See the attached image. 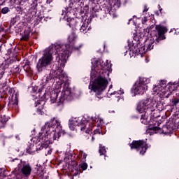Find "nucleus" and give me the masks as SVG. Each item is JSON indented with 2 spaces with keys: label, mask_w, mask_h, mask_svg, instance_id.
Here are the masks:
<instances>
[{
  "label": "nucleus",
  "mask_w": 179,
  "mask_h": 179,
  "mask_svg": "<svg viewBox=\"0 0 179 179\" xmlns=\"http://www.w3.org/2000/svg\"><path fill=\"white\" fill-rule=\"evenodd\" d=\"M62 131L61 122L52 119L50 122L46 123L43 127L41 132L39 133L38 138L42 144V148L47 149L50 143H52V141H57L59 138V134Z\"/></svg>",
  "instance_id": "obj_1"
},
{
  "label": "nucleus",
  "mask_w": 179,
  "mask_h": 179,
  "mask_svg": "<svg viewBox=\"0 0 179 179\" xmlns=\"http://www.w3.org/2000/svg\"><path fill=\"white\" fill-rule=\"evenodd\" d=\"M76 34L71 33L68 38L69 44L57 45L55 47L56 55H57V62L62 68L65 67L66 60L68 59V57H69V54H71V51H73V50H80V48H82L83 45L81 43L78 45V43L76 42Z\"/></svg>",
  "instance_id": "obj_2"
},
{
  "label": "nucleus",
  "mask_w": 179,
  "mask_h": 179,
  "mask_svg": "<svg viewBox=\"0 0 179 179\" xmlns=\"http://www.w3.org/2000/svg\"><path fill=\"white\" fill-rule=\"evenodd\" d=\"M97 73H100L99 76L89 85V89L93 90L97 99H100L104 97L103 92L106 90V87H107V85H108V80L106 78V76H108V73L103 69L100 70V71H97Z\"/></svg>",
  "instance_id": "obj_3"
},
{
  "label": "nucleus",
  "mask_w": 179,
  "mask_h": 179,
  "mask_svg": "<svg viewBox=\"0 0 179 179\" xmlns=\"http://www.w3.org/2000/svg\"><path fill=\"white\" fill-rule=\"evenodd\" d=\"M156 110V100L153 98H148L141 101L137 105V111L138 113H145L144 115H141V121L144 125H148L149 122L148 121V114H152L153 111Z\"/></svg>",
  "instance_id": "obj_4"
},
{
  "label": "nucleus",
  "mask_w": 179,
  "mask_h": 179,
  "mask_svg": "<svg viewBox=\"0 0 179 179\" xmlns=\"http://www.w3.org/2000/svg\"><path fill=\"white\" fill-rule=\"evenodd\" d=\"M54 47L49 46L43 50L42 57L38 59L36 64L38 72H43L44 68H47L48 65H51V62L54 59Z\"/></svg>",
  "instance_id": "obj_5"
},
{
  "label": "nucleus",
  "mask_w": 179,
  "mask_h": 179,
  "mask_svg": "<svg viewBox=\"0 0 179 179\" xmlns=\"http://www.w3.org/2000/svg\"><path fill=\"white\" fill-rule=\"evenodd\" d=\"M167 81L161 80L159 81L158 85L155 86L152 90L155 94H159L161 98L169 99L171 96V91L167 87Z\"/></svg>",
  "instance_id": "obj_6"
},
{
  "label": "nucleus",
  "mask_w": 179,
  "mask_h": 179,
  "mask_svg": "<svg viewBox=\"0 0 179 179\" xmlns=\"http://www.w3.org/2000/svg\"><path fill=\"white\" fill-rule=\"evenodd\" d=\"M150 83V80L146 78H140L138 81H136L132 88V93L134 96L136 94H143L148 90V84Z\"/></svg>",
  "instance_id": "obj_7"
},
{
  "label": "nucleus",
  "mask_w": 179,
  "mask_h": 179,
  "mask_svg": "<svg viewBox=\"0 0 179 179\" xmlns=\"http://www.w3.org/2000/svg\"><path fill=\"white\" fill-rule=\"evenodd\" d=\"M55 78L59 79V80H62L64 78H66V74L64 73L63 70H51L50 73L43 78V84L47 85V83H50V82L52 83Z\"/></svg>",
  "instance_id": "obj_8"
},
{
  "label": "nucleus",
  "mask_w": 179,
  "mask_h": 179,
  "mask_svg": "<svg viewBox=\"0 0 179 179\" xmlns=\"http://www.w3.org/2000/svg\"><path fill=\"white\" fill-rule=\"evenodd\" d=\"M69 122L76 127H78L80 129V131H85L86 134H89L92 129H89V122L86 120H83L80 117H74L69 120Z\"/></svg>",
  "instance_id": "obj_9"
},
{
  "label": "nucleus",
  "mask_w": 179,
  "mask_h": 179,
  "mask_svg": "<svg viewBox=\"0 0 179 179\" xmlns=\"http://www.w3.org/2000/svg\"><path fill=\"white\" fill-rule=\"evenodd\" d=\"M155 30L152 33V36L155 37V41L156 43H160L162 40H166V33L167 31V28L162 25H156Z\"/></svg>",
  "instance_id": "obj_10"
},
{
  "label": "nucleus",
  "mask_w": 179,
  "mask_h": 179,
  "mask_svg": "<svg viewBox=\"0 0 179 179\" xmlns=\"http://www.w3.org/2000/svg\"><path fill=\"white\" fill-rule=\"evenodd\" d=\"M131 149L140 150V155H145L148 150V145L143 140L134 141L130 144Z\"/></svg>",
  "instance_id": "obj_11"
},
{
  "label": "nucleus",
  "mask_w": 179,
  "mask_h": 179,
  "mask_svg": "<svg viewBox=\"0 0 179 179\" xmlns=\"http://www.w3.org/2000/svg\"><path fill=\"white\" fill-rule=\"evenodd\" d=\"M13 162H17V169L18 170L21 169V173L24 177H29V176H31V166H30V164L22 162V161L19 159H15Z\"/></svg>",
  "instance_id": "obj_12"
},
{
  "label": "nucleus",
  "mask_w": 179,
  "mask_h": 179,
  "mask_svg": "<svg viewBox=\"0 0 179 179\" xmlns=\"http://www.w3.org/2000/svg\"><path fill=\"white\" fill-rule=\"evenodd\" d=\"M72 94V92L71 91V89L69 87L64 88L63 92L61 93V95L59 96V103L62 104L66 99H69L71 97V95Z\"/></svg>",
  "instance_id": "obj_13"
},
{
  "label": "nucleus",
  "mask_w": 179,
  "mask_h": 179,
  "mask_svg": "<svg viewBox=\"0 0 179 179\" xmlns=\"http://www.w3.org/2000/svg\"><path fill=\"white\" fill-rule=\"evenodd\" d=\"M88 30H90V27H89V21H85L80 28V33H83V34H86Z\"/></svg>",
  "instance_id": "obj_14"
},
{
  "label": "nucleus",
  "mask_w": 179,
  "mask_h": 179,
  "mask_svg": "<svg viewBox=\"0 0 179 179\" xmlns=\"http://www.w3.org/2000/svg\"><path fill=\"white\" fill-rule=\"evenodd\" d=\"M155 39H150L148 43L144 45L145 48L147 49V51H150L153 50V47H155Z\"/></svg>",
  "instance_id": "obj_15"
},
{
  "label": "nucleus",
  "mask_w": 179,
  "mask_h": 179,
  "mask_svg": "<svg viewBox=\"0 0 179 179\" xmlns=\"http://www.w3.org/2000/svg\"><path fill=\"white\" fill-rule=\"evenodd\" d=\"M58 97V94L53 92L50 95V103H54L57 101V99Z\"/></svg>",
  "instance_id": "obj_16"
},
{
  "label": "nucleus",
  "mask_w": 179,
  "mask_h": 179,
  "mask_svg": "<svg viewBox=\"0 0 179 179\" xmlns=\"http://www.w3.org/2000/svg\"><path fill=\"white\" fill-rule=\"evenodd\" d=\"M106 147L102 145H99V153L100 156H104L106 155Z\"/></svg>",
  "instance_id": "obj_17"
},
{
  "label": "nucleus",
  "mask_w": 179,
  "mask_h": 179,
  "mask_svg": "<svg viewBox=\"0 0 179 179\" xmlns=\"http://www.w3.org/2000/svg\"><path fill=\"white\" fill-rule=\"evenodd\" d=\"M60 80L61 81L57 82L55 85V88L56 89V90H59V89L62 87V80H64V78H62V80Z\"/></svg>",
  "instance_id": "obj_18"
},
{
  "label": "nucleus",
  "mask_w": 179,
  "mask_h": 179,
  "mask_svg": "<svg viewBox=\"0 0 179 179\" xmlns=\"http://www.w3.org/2000/svg\"><path fill=\"white\" fill-rule=\"evenodd\" d=\"M0 122L1 124H6V122H8V117H6V115L0 117Z\"/></svg>",
  "instance_id": "obj_19"
},
{
  "label": "nucleus",
  "mask_w": 179,
  "mask_h": 179,
  "mask_svg": "<svg viewBox=\"0 0 179 179\" xmlns=\"http://www.w3.org/2000/svg\"><path fill=\"white\" fill-rule=\"evenodd\" d=\"M2 69H0L1 71H3L5 72V69H8L9 68V64H6V62H4L1 64Z\"/></svg>",
  "instance_id": "obj_20"
},
{
  "label": "nucleus",
  "mask_w": 179,
  "mask_h": 179,
  "mask_svg": "<svg viewBox=\"0 0 179 179\" xmlns=\"http://www.w3.org/2000/svg\"><path fill=\"white\" fill-rule=\"evenodd\" d=\"M29 37H30V33L24 32V35L22 36V39H24L25 41H27Z\"/></svg>",
  "instance_id": "obj_21"
},
{
  "label": "nucleus",
  "mask_w": 179,
  "mask_h": 179,
  "mask_svg": "<svg viewBox=\"0 0 179 179\" xmlns=\"http://www.w3.org/2000/svg\"><path fill=\"white\" fill-rule=\"evenodd\" d=\"M43 104L40 106H38V108H37V111H38V114H40L41 115H43V114H44V111H43Z\"/></svg>",
  "instance_id": "obj_22"
},
{
  "label": "nucleus",
  "mask_w": 179,
  "mask_h": 179,
  "mask_svg": "<svg viewBox=\"0 0 179 179\" xmlns=\"http://www.w3.org/2000/svg\"><path fill=\"white\" fill-rule=\"evenodd\" d=\"M19 103V101L17 99V95H15L14 101H13V105L17 106Z\"/></svg>",
  "instance_id": "obj_23"
},
{
  "label": "nucleus",
  "mask_w": 179,
  "mask_h": 179,
  "mask_svg": "<svg viewBox=\"0 0 179 179\" xmlns=\"http://www.w3.org/2000/svg\"><path fill=\"white\" fill-rule=\"evenodd\" d=\"M9 12V8L8 7H4L1 9V13H3V15L8 13Z\"/></svg>",
  "instance_id": "obj_24"
},
{
  "label": "nucleus",
  "mask_w": 179,
  "mask_h": 179,
  "mask_svg": "<svg viewBox=\"0 0 179 179\" xmlns=\"http://www.w3.org/2000/svg\"><path fill=\"white\" fill-rule=\"evenodd\" d=\"M69 127L71 131H75L76 126H74L71 122L69 121Z\"/></svg>",
  "instance_id": "obj_25"
},
{
  "label": "nucleus",
  "mask_w": 179,
  "mask_h": 179,
  "mask_svg": "<svg viewBox=\"0 0 179 179\" xmlns=\"http://www.w3.org/2000/svg\"><path fill=\"white\" fill-rule=\"evenodd\" d=\"M173 106H175V107H176V108H178V107H179V100L176 99L173 101Z\"/></svg>",
  "instance_id": "obj_26"
},
{
  "label": "nucleus",
  "mask_w": 179,
  "mask_h": 179,
  "mask_svg": "<svg viewBox=\"0 0 179 179\" xmlns=\"http://www.w3.org/2000/svg\"><path fill=\"white\" fill-rule=\"evenodd\" d=\"M114 5H116L117 6H118V8H120V6H121V0H115Z\"/></svg>",
  "instance_id": "obj_27"
},
{
  "label": "nucleus",
  "mask_w": 179,
  "mask_h": 179,
  "mask_svg": "<svg viewBox=\"0 0 179 179\" xmlns=\"http://www.w3.org/2000/svg\"><path fill=\"white\" fill-rule=\"evenodd\" d=\"M81 169H83V170H86V169H87V164L83 163V164L81 165Z\"/></svg>",
  "instance_id": "obj_28"
},
{
  "label": "nucleus",
  "mask_w": 179,
  "mask_h": 179,
  "mask_svg": "<svg viewBox=\"0 0 179 179\" xmlns=\"http://www.w3.org/2000/svg\"><path fill=\"white\" fill-rule=\"evenodd\" d=\"M3 75H5V71H3V70H0V79L3 78Z\"/></svg>",
  "instance_id": "obj_29"
},
{
  "label": "nucleus",
  "mask_w": 179,
  "mask_h": 179,
  "mask_svg": "<svg viewBox=\"0 0 179 179\" xmlns=\"http://www.w3.org/2000/svg\"><path fill=\"white\" fill-rule=\"evenodd\" d=\"M146 22H148V17H144L142 19V23H143V24H145V23H146Z\"/></svg>",
  "instance_id": "obj_30"
},
{
  "label": "nucleus",
  "mask_w": 179,
  "mask_h": 179,
  "mask_svg": "<svg viewBox=\"0 0 179 179\" xmlns=\"http://www.w3.org/2000/svg\"><path fill=\"white\" fill-rule=\"evenodd\" d=\"M62 15L64 16V17H65V16H66V8H65V10H62Z\"/></svg>",
  "instance_id": "obj_31"
},
{
  "label": "nucleus",
  "mask_w": 179,
  "mask_h": 179,
  "mask_svg": "<svg viewBox=\"0 0 179 179\" xmlns=\"http://www.w3.org/2000/svg\"><path fill=\"white\" fill-rule=\"evenodd\" d=\"M100 132H101L100 129H96V130L94 131V135H96L97 134H100Z\"/></svg>",
  "instance_id": "obj_32"
},
{
  "label": "nucleus",
  "mask_w": 179,
  "mask_h": 179,
  "mask_svg": "<svg viewBox=\"0 0 179 179\" xmlns=\"http://www.w3.org/2000/svg\"><path fill=\"white\" fill-rule=\"evenodd\" d=\"M80 155H83V159H86V157H87V155L83 153V151H80Z\"/></svg>",
  "instance_id": "obj_33"
},
{
  "label": "nucleus",
  "mask_w": 179,
  "mask_h": 179,
  "mask_svg": "<svg viewBox=\"0 0 179 179\" xmlns=\"http://www.w3.org/2000/svg\"><path fill=\"white\" fill-rule=\"evenodd\" d=\"M24 71H26V72H28L27 69H29V64H25L24 66Z\"/></svg>",
  "instance_id": "obj_34"
},
{
  "label": "nucleus",
  "mask_w": 179,
  "mask_h": 179,
  "mask_svg": "<svg viewBox=\"0 0 179 179\" xmlns=\"http://www.w3.org/2000/svg\"><path fill=\"white\" fill-rule=\"evenodd\" d=\"M152 129H153L154 131H159V129H160V128H159V127H152Z\"/></svg>",
  "instance_id": "obj_35"
},
{
  "label": "nucleus",
  "mask_w": 179,
  "mask_h": 179,
  "mask_svg": "<svg viewBox=\"0 0 179 179\" xmlns=\"http://www.w3.org/2000/svg\"><path fill=\"white\" fill-rule=\"evenodd\" d=\"M149 10V8H148V6H145L143 12H148Z\"/></svg>",
  "instance_id": "obj_36"
},
{
  "label": "nucleus",
  "mask_w": 179,
  "mask_h": 179,
  "mask_svg": "<svg viewBox=\"0 0 179 179\" xmlns=\"http://www.w3.org/2000/svg\"><path fill=\"white\" fill-rule=\"evenodd\" d=\"M169 131L171 132V131H173V129H174V127L171 126V127L169 128Z\"/></svg>",
  "instance_id": "obj_37"
},
{
  "label": "nucleus",
  "mask_w": 179,
  "mask_h": 179,
  "mask_svg": "<svg viewBox=\"0 0 179 179\" xmlns=\"http://www.w3.org/2000/svg\"><path fill=\"white\" fill-rule=\"evenodd\" d=\"M40 104H41V101H38L36 102V107H37V106H40Z\"/></svg>",
  "instance_id": "obj_38"
},
{
  "label": "nucleus",
  "mask_w": 179,
  "mask_h": 179,
  "mask_svg": "<svg viewBox=\"0 0 179 179\" xmlns=\"http://www.w3.org/2000/svg\"><path fill=\"white\" fill-rule=\"evenodd\" d=\"M49 93L47 92V93H45L44 95H45V97H47V96H48Z\"/></svg>",
  "instance_id": "obj_39"
},
{
  "label": "nucleus",
  "mask_w": 179,
  "mask_h": 179,
  "mask_svg": "<svg viewBox=\"0 0 179 179\" xmlns=\"http://www.w3.org/2000/svg\"><path fill=\"white\" fill-rule=\"evenodd\" d=\"M177 92H178V93H176V94H178V96H179V87L177 89Z\"/></svg>",
  "instance_id": "obj_40"
},
{
  "label": "nucleus",
  "mask_w": 179,
  "mask_h": 179,
  "mask_svg": "<svg viewBox=\"0 0 179 179\" xmlns=\"http://www.w3.org/2000/svg\"><path fill=\"white\" fill-rule=\"evenodd\" d=\"M163 10V8H159V12H162Z\"/></svg>",
  "instance_id": "obj_41"
},
{
  "label": "nucleus",
  "mask_w": 179,
  "mask_h": 179,
  "mask_svg": "<svg viewBox=\"0 0 179 179\" xmlns=\"http://www.w3.org/2000/svg\"><path fill=\"white\" fill-rule=\"evenodd\" d=\"M127 52H128V50H126V51H125V52H124V53H125V55H126Z\"/></svg>",
  "instance_id": "obj_42"
},
{
  "label": "nucleus",
  "mask_w": 179,
  "mask_h": 179,
  "mask_svg": "<svg viewBox=\"0 0 179 179\" xmlns=\"http://www.w3.org/2000/svg\"><path fill=\"white\" fill-rule=\"evenodd\" d=\"M92 121H96V120H94V118H93V117L92 118Z\"/></svg>",
  "instance_id": "obj_43"
},
{
  "label": "nucleus",
  "mask_w": 179,
  "mask_h": 179,
  "mask_svg": "<svg viewBox=\"0 0 179 179\" xmlns=\"http://www.w3.org/2000/svg\"><path fill=\"white\" fill-rule=\"evenodd\" d=\"M111 87H113V85H110V89H111Z\"/></svg>",
  "instance_id": "obj_44"
},
{
  "label": "nucleus",
  "mask_w": 179,
  "mask_h": 179,
  "mask_svg": "<svg viewBox=\"0 0 179 179\" xmlns=\"http://www.w3.org/2000/svg\"><path fill=\"white\" fill-rule=\"evenodd\" d=\"M92 141H94V137H92Z\"/></svg>",
  "instance_id": "obj_45"
},
{
  "label": "nucleus",
  "mask_w": 179,
  "mask_h": 179,
  "mask_svg": "<svg viewBox=\"0 0 179 179\" xmlns=\"http://www.w3.org/2000/svg\"><path fill=\"white\" fill-rule=\"evenodd\" d=\"M159 8H160V5H158Z\"/></svg>",
  "instance_id": "obj_46"
},
{
  "label": "nucleus",
  "mask_w": 179,
  "mask_h": 179,
  "mask_svg": "<svg viewBox=\"0 0 179 179\" xmlns=\"http://www.w3.org/2000/svg\"><path fill=\"white\" fill-rule=\"evenodd\" d=\"M99 120H100V119H97V121H99Z\"/></svg>",
  "instance_id": "obj_47"
},
{
  "label": "nucleus",
  "mask_w": 179,
  "mask_h": 179,
  "mask_svg": "<svg viewBox=\"0 0 179 179\" xmlns=\"http://www.w3.org/2000/svg\"><path fill=\"white\" fill-rule=\"evenodd\" d=\"M80 0H78V1L79 2Z\"/></svg>",
  "instance_id": "obj_48"
},
{
  "label": "nucleus",
  "mask_w": 179,
  "mask_h": 179,
  "mask_svg": "<svg viewBox=\"0 0 179 179\" xmlns=\"http://www.w3.org/2000/svg\"><path fill=\"white\" fill-rule=\"evenodd\" d=\"M114 94H115V92H114Z\"/></svg>",
  "instance_id": "obj_49"
},
{
  "label": "nucleus",
  "mask_w": 179,
  "mask_h": 179,
  "mask_svg": "<svg viewBox=\"0 0 179 179\" xmlns=\"http://www.w3.org/2000/svg\"><path fill=\"white\" fill-rule=\"evenodd\" d=\"M166 128H169V126Z\"/></svg>",
  "instance_id": "obj_50"
},
{
  "label": "nucleus",
  "mask_w": 179,
  "mask_h": 179,
  "mask_svg": "<svg viewBox=\"0 0 179 179\" xmlns=\"http://www.w3.org/2000/svg\"><path fill=\"white\" fill-rule=\"evenodd\" d=\"M178 111H179V108H178Z\"/></svg>",
  "instance_id": "obj_51"
}]
</instances>
